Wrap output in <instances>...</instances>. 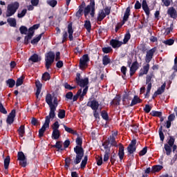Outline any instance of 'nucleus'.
<instances>
[{"mask_svg":"<svg viewBox=\"0 0 177 177\" xmlns=\"http://www.w3.org/2000/svg\"><path fill=\"white\" fill-rule=\"evenodd\" d=\"M74 151L76 154V156L73 158L72 162L70 158L65 159L66 168H68L70 165H72L73 167H74V165H78V164L82 161V158L84 157V149H82V147L76 146L74 148Z\"/></svg>","mask_w":177,"mask_h":177,"instance_id":"1","label":"nucleus"},{"mask_svg":"<svg viewBox=\"0 0 177 177\" xmlns=\"http://www.w3.org/2000/svg\"><path fill=\"white\" fill-rule=\"evenodd\" d=\"M83 13H84V16L86 17L88 15H91V17L95 16V0H91L90 4L88 5L84 10V7L79 6V10L76 12L77 17H81Z\"/></svg>","mask_w":177,"mask_h":177,"instance_id":"2","label":"nucleus"},{"mask_svg":"<svg viewBox=\"0 0 177 177\" xmlns=\"http://www.w3.org/2000/svg\"><path fill=\"white\" fill-rule=\"evenodd\" d=\"M19 8H20V3L17 1L8 4L7 6L6 17H10V16H13L17 12Z\"/></svg>","mask_w":177,"mask_h":177,"instance_id":"3","label":"nucleus"},{"mask_svg":"<svg viewBox=\"0 0 177 177\" xmlns=\"http://www.w3.org/2000/svg\"><path fill=\"white\" fill-rule=\"evenodd\" d=\"M46 102L47 104H48L50 107V113H49V116L51 117L52 119L55 118V111H56V106L53 104V100H52V95L50 94H47L46 97Z\"/></svg>","mask_w":177,"mask_h":177,"instance_id":"4","label":"nucleus"},{"mask_svg":"<svg viewBox=\"0 0 177 177\" xmlns=\"http://www.w3.org/2000/svg\"><path fill=\"white\" fill-rule=\"evenodd\" d=\"M75 82L79 85V86H81L82 88H85V86H88V84H89V79L88 77H86L84 79H81V74L77 73Z\"/></svg>","mask_w":177,"mask_h":177,"instance_id":"5","label":"nucleus"},{"mask_svg":"<svg viewBox=\"0 0 177 177\" xmlns=\"http://www.w3.org/2000/svg\"><path fill=\"white\" fill-rule=\"evenodd\" d=\"M45 60L46 68L47 70H49L50 66H52V64L55 62V53L52 51H50L48 53H47Z\"/></svg>","mask_w":177,"mask_h":177,"instance_id":"6","label":"nucleus"},{"mask_svg":"<svg viewBox=\"0 0 177 177\" xmlns=\"http://www.w3.org/2000/svg\"><path fill=\"white\" fill-rule=\"evenodd\" d=\"M50 118H52V117H50L49 115H47L46 117V120H45V122H44V125L39 130V138H42V136H44V133H45V131H46V128H48L49 127V124L50 122Z\"/></svg>","mask_w":177,"mask_h":177,"instance_id":"7","label":"nucleus"},{"mask_svg":"<svg viewBox=\"0 0 177 177\" xmlns=\"http://www.w3.org/2000/svg\"><path fill=\"white\" fill-rule=\"evenodd\" d=\"M88 62H89V57L88 55H84L80 59V68L81 70L88 67Z\"/></svg>","mask_w":177,"mask_h":177,"instance_id":"8","label":"nucleus"},{"mask_svg":"<svg viewBox=\"0 0 177 177\" xmlns=\"http://www.w3.org/2000/svg\"><path fill=\"white\" fill-rule=\"evenodd\" d=\"M156 50H157V48H153L147 51V54L145 55V61L147 63H150V62H151V59H153V56H154V53H156Z\"/></svg>","mask_w":177,"mask_h":177,"instance_id":"9","label":"nucleus"},{"mask_svg":"<svg viewBox=\"0 0 177 177\" xmlns=\"http://www.w3.org/2000/svg\"><path fill=\"white\" fill-rule=\"evenodd\" d=\"M86 106L88 107H91V109H92L93 111H96L98 110L99 109V102H97L95 100H90L87 102Z\"/></svg>","mask_w":177,"mask_h":177,"instance_id":"10","label":"nucleus"},{"mask_svg":"<svg viewBox=\"0 0 177 177\" xmlns=\"http://www.w3.org/2000/svg\"><path fill=\"white\" fill-rule=\"evenodd\" d=\"M129 154H133L136 151V140H133L127 147Z\"/></svg>","mask_w":177,"mask_h":177,"instance_id":"11","label":"nucleus"},{"mask_svg":"<svg viewBox=\"0 0 177 177\" xmlns=\"http://www.w3.org/2000/svg\"><path fill=\"white\" fill-rule=\"evenodd\" d=\"M38 28H39V24H35L33 25L32 27H30L29 28L28 34L26 38H27V39H31L34 35V30H38Z\"/></svg>","mask_w":177,"mask_h":177,"instance_id":"12","label":"nucleus"},{"mask_svg":"<svg viewBox=\"0 0 177 177\" xmlns=\"http://www.w3.org/2000/svg\"><path fill=\"white\" fill-rule=\"evenodd\" d=\"M149 70H150V64L147 63L145 65L142 66V68L140 69L139 77H142V75H146L147 73H149Z\"/></svg>","mask_w":177,"mask_h":177,"instance_id":"13","label":"nucleus"},{"mask_svg":"<svg viewBox=\"0 0 177 177\" xmlns=\"http://www.w3.org/2000/svg\"><path fill=\"white\" fill-rule=\"evenodd\" d=\"M139 68V63L138 61L134 62L132 64L131 66L130 67V75L132 77L135 73H136V71Z\"/></svg>","mask_w":177,"mask_h":177,"instance_id":"14","label":"nucleus"},{"mask_svg":"<svg viewBox=\"0 0 177 177\" xmlns=\"http://www.w3.org/2000/svg\"><path fill=\"white\" fill-rule=\"evenodd\" d=\"M15 117H16V111L12 110L8 116L6 120L8 124H13L15 120Z\"/></svg>","mask_w":177,"mask_h":177,"instance_id":"15","label":"nucleus"},{"mask_svg":"<svg viewBox=\"0 0 177 177\" xmlns=\"http://www.w3.org/2000/svg\"><path fill=\"white\" fill-rule=\"evenodd\" d=\"M142 7L144 12H145L147 16H148L149 17V16H150V8H149V6L147 5V1L146 0L142 1Z\"/></svg>","mask_w":177,"mask_h":177,"instance_id":"16","label":"nucleus"},{"mask_svg":"<svg viewBox=\"0 0 177 177\" xmlns=\"http://www.w3.org/2000/svg\"><path fill=\"white\" fill-rule=\"evenodd\" d=\"M167 14L171 17V19H176L177 12L174 7L169 8L167 10Z\"/></svg>","mask_w":177,"mask_h":177,"instance_id":"17","label":"nucleus"},{"mask_svg":"<svg viewBox=\"0 0 177 177\" xmlns=\"http://www.w3.org/2000/svg\"><path fill=\"white\" fill-rule=\"evenodd\" d=\"M68 34L70 41H73L74 37H73V34H74V30H73V24L68 25Z\"/></svg>","mask_w":177,"mask_h":177,"instance_id":"18","label":"nucleus"},{"mask_svg":"<svg viewBox=\"0 0 177 177\" xmlns=\"http://www.w3.org/2000/svg\"><path fill=\"white\" fill-rule=\"evenodd\" d=\"M129 16H131V7H128L124 12L123 17V24H125L126 21H128V19H129Z\"/></svg>","mask_w":177,"mask_h":177,"instance_id":"19","label":"nucleus"},{"mask_svg":"<svg viewBox=\"0 0 177 177\" xmlns=\"http://www.w3.org/2000/svg\"><path fill=\"white\" fill-rule=\"evenodd\" d=\"M110 45L112 46V48L115 49V48H120V46L122 45V42L118 40L111 39L110 41Z\"/></svg>","mask_w":177,"mask_h":177,"instance_id":"20","label":"nucleus"},{"mask_svg":"<svg viewBox=\"0 0 177 177\" xmlns=\"http://www.w3.org/2000/svg\"><path fill=\"white\" fill-rule=\"evenodd\" d=\"M53 147L57 149V151H63L64 150V147H63V142L57 141L56 144L53 145Z\"/></svg>","mask_w":177,"mask_h":177,"instance_id":"21","label":"nucleus"},{"mask_svg":"<svg viewBox=\"0 0 177 177\" xmlns=\"http://www.w3.org/2000/svg\"><path fill=\"white\" fill-rule=\"evenodd\" d=\"M118 156L120 161H122V160H124V157L125 156V153L124 152V146L121 144L119 147Z\"/></svg>","mask_w":177,"mask_h":177,"instance_id":"22","label":"nucleus"},{"mask_svg":"<svg viewBox=\"0 0 177 177\" xmlns=\"http://www.w3.org/2000/svg\"><path fill=\"white\" fill-rule=\"evenodd\" d=\"M35 85L37 87V91H36V97L38 99L39 94L41 93V91L42 89V84L39 82V81H36Z\"/></svg>","mask_w":177,"mask_h":177,"instance_id":"23","label":"nucleus"},{"mask_svg":"<svg viewBox=\"0 0 177 177\" xmlns=\"http://www.w3.org/2000/svg\"><path fill=\"white\" fill-rule=\"evenodd\" d=\"M104 17H106L104 10H100L97 17V21H102L104 19Z\"/></svg>","mask_w":177,"mask_h":177,"instance_id":"24","label":"nucleus"},{"mask_svg":"<svg viewBox=\"0 0 177 177\" xmlns=\"http://www.w3.org/2000/svg\"><path fill=\"white\" fill-rule=\"evenodd\" d=\"M141 102H142V100H140V98H139L138 95H135L133 97V99L131 101L130 106L132 107V106H135V104H138V103H141Z\"/></svg>","mask_w":177,"mask_h":177,"instance_id":"25","label":"nucleus"},{"mask_svg":"<svg viewBox=\"0 0 177 177\" xmlns=\"http://www.w3.org/2000/svg\"><path fill=\"white\" fill-rule=\"evenodd\" d=\"M60 138V131L59 130H53L52 139L57 140Z\"/></svg>","mask_w":177,"mask_h":177,"instance_id":"26","label":"nucleus"},{"mask_svg":"<svg viewBox=\"0 0 177 177\" xmlns=\"http://www.w3.org/2000/svg\"><path fill=\"white\" fill-rule=\"evenodd\" d=\"M165 86H166V84L165 83L161 86V87L158 88V90L155 92V95H162V93H164V92L165 91Z\"/></svg>","mask_w":177,"mask_h":177,"instance_id":"27","label":"nucleus"},{"mask_svg":"<svg viewBox=\"0 0 177 177\" xmlns=\"http://www.w3.org/2000/svg\"><path fill=\"white\" fill-rule=\"evenodd\" d=\"M162 168L163 167L162 165H154L152 167L151 174H156V172H160V171H161Z\"/></svg>","mask_w":177,"mask_h":177,"instance_id":"28","label":"nucleus"},{"mask_svg":"<svg viewBox=\"0 0 177 177\" xmlns=\"http://www.w3.org/2000/svg\"><path fill=\"white\" fill-rule=\"evenodd\" d=\"M84 28L88 31V32H91V30H92V25L91 24V21L86 20L84 21Z\"/></svg>","mask_w":177,"mask_h":177,"instance_id":"29","label":"nucleus"},{"mask_svg":"<svg viewBox=\"0 0 177 177\" xmlns=\"http://www.w3.org/2000/svg\"><path fill=\"white\" fill-rule=\"evenodd\" d=\"M120 102H121V97L117 95L111 102V106H113V104H115V106H119Z\"/></svg>","mask_w":177,"mask_h":177,"instance_id":"30","label":"nucleus"},{"mask_svg":"<svg viewBox=\"0 0 177 177\" xmlns=\"http://www.w3.org/2000/svg\"><path fill=\"white\" fill-rule=\"evenodd\" d=\"M111 62V59H110V57H109V55H105L102 57V64L104 66H107V64H110Z\"/></svg>","mask_w":177,"mask_h":177,"instance_id":"31","label":"nucleus"},{"mask_svg":"<svg viewBox=\"0 0 177 177\" xmlns=\"http://www.w3.org/2000/svg\"><path fill=\"white\" fill-rule=\"evenodd\" d=\"M64 128L66 132H68V133H71L72 135H77V131H74V129H73L72 128H70L64 124Z\"/></svg>","mask_w":177,"mask_h":177,"instance_id":"32","label":"nucleus"},{"mask_svg":"<svg viewBox=\"0 0 177 177\" xmlns=\"http://www.w3.org/2000/svg\"><path fill=\"white\" fill-rule=\"evenodd\" d=\"M108 140L109 145H111V146H115V147H117V146H118L114 136H111L109 138H108Z\"/></svg>","mask_w":177,"mask_h":177,"instance_id":"33","label":"nucleus"},{"mask_svg":"<svg viewBox=\"0 0 177 177\" xmlns=\"http://www.w3.org/2000/svg\"><path fill=\"white\" fill-rule=\"evenodd\" d=\"M29 60H30L33 63H38V62H39L40 59H39V57L38 56V55L34 54L29 58Z\"/></svg>","mask_w":177,"mask_h":177,"instance_id":"34","label":"nucleus"},{"mask_svg":"<svg viewBox=\"0 0 177 177\" xmlns=\"http://www.w3.org/2000/svg\"><path fill=\"white\" fill-rule=\"evenodd\" d=\"M18 133L21 138H23L24 136V134L26 133L25 127L24 125H21L19 129H18Z\"/></svg>","mask_w":177,"mask_h":177,"instance_id":"35","label":"nucleus"},{"mask_svg":"<svg viewBox=\"0 0 177 177\" xmlns=\"http://www.w3.org/2000/svg\"><path fill=\"white\" fill-rule=\"evenodd\" d=\"M7 21L11 27H16V26H17L16 19H15V18H8L7 19Z\"/></svg>","mask_w":177,"mask_h":177,"instance_id":"36","label":"nucleus"},{"mask_svg":"<svg viewBox=\"0 0 177 177\" xmlns=\"http://www.w3.org/2000/svg\"><path fill=\"white\" fill-rule=\"evenodd\" d=\"M87 163H88V156H85L80 164V168H82V169H84V168L86 167Z\"/></svg>","mask_w":177,"mask_h":177,"instance_id":"37","label":"nucleus"},{"mask_svg":"<svg viewBox=\"0 0 177 177\" xmlns=\"http://www.w3.org/2000/svg\"><path fill=\"white\" fill-rule=\"evenodd\" d=\"M42 35H44V33H41V34L39 35L38 37L34 38L31 41V44H32V45H35V44H38V42H39V41H41V38H42Z\"/></svg>","mask_w":177,"mask_h":177,"instance_id":"38","label":"nucleus"},{"mask_svg":"<svg viewBox=\"0 0 177 177\" xmlns=\"http://www.w3.org/2000/svg\"><path fill=\"white\" fill-rule=\"evenodd\" d=\"M81 93H82V89L80 88L77 91L76 95L73 96V102H77V100H78V97H80V96L81 97Z\"/></svg>","mask_w":177,"mask_h":177,"instance_id":"39","label":"nucleus"},{"mask_svg":"<svg viewBox=\"0 0 177 177\" xmlns=\"http://www.w3.org/2000/svg\"><path fill=\"white\" fill-rule=\"evenodd\" d=\"M165 150L166 151L167 156H170L171 153H172V150L171 149V146H169L168 144L165 145Z\"/></svg>","mask_w":177,"mask_h":177,"instance_id":"40","label":"nucleus"},{"mask_svg":"<svg viewBox=\"0 0 177 177\" xmlns=\"http://www.w3.org/2000/svg\"><path fill=\"white\" fill-rule=\"evenodd\" d=\"M9 164H10V157L7 156L6 158L4 160L5 169H8V168H9Z\"/></svg>","mask_w":177,"mask_h":177,"instance_id":"41","label":"nucleus"},{"mask_svg":"<svg viewBox=\"0 0 177 177\" xmlns=\"http://www.w3.org/2000/svg\"><path fill=\"white\" fill-rule=\"evenodd\" d=\"M6 83L8 84L9 88H13L15 85L16 84V82L13 79H9L6 81Z\"/></svg>","mask_w":177,"mask_h":177,"instance_id":"42","label":"nucleus"},{"mask_svg":"<svg viewBox=\"0 0 177 177\" xmlns=\"http://www.w3.org/2000/svg\"><path fill=\"white\" fill-rule=\"evenodd\" d=\"M41 78L43 81H49V80H50V75L49 74V73L46 72L43 74Z\"/></svg>","mask_w":177,"mask_h":177,"instance_id":"43","label":"nucleus"},{"mask_svg":"<svg viewBox=\"0 0 177 177\" xmlns=\"http://www.w3.org/2000/svg\"><path fill=\"white\" fill-rule=\"evenodd\" d=\"M84 87L85 88H84L82 93L80 94V100H84V96H85V95H86L88 92V86H86Z\"/></svg>","mask_w":177,"mask_h":177,"instance_id":"44","label":"nucleus"},{"mask_svg":"<svg viewBox=\"0 0 177 177\" xmlns=\"http://www.w3.org/2000/svg\"><path fill=\"white\" fill-rule=\"evenodd\" d=\"M47 3H48V5L51 6V8H55V6H56V5H57V1H56V0H48Z\"/></svg>","mask_w":177,"mask_h":177,"instance_id":"45","label":"nucleus"},{"mask_svg":"<svg viewBox=\"0 0 177 177\" xmlns=\"http://www.w3.org/2000/svg\"><path fill=\"white\" fill-rule=\"evenodd\" d=\"M58 117L62 120L66 117V111L64 109H59Z\"/></svg>","mask_w":177,"mask_h":177,"instance_id":"46","label":"nucleus"},{"mask_svg":"<svg viewBox=\"0 0 177 177\" xmlns=\"http://www.w3.org/2000/svg\"><path fill=\"white\" fill-rule=\"evenodd\" d=\"M17 159H18V161H19L21 160H26V159H27V158L24 155V153H23V152H18Z\"/></svg>","mask_w":177,"mask_h":177,"instance_id":"47","label":"nucleus"},{"mask_svg":"<svg viewBox=\"0 0 177 177\" xmlns=\"http://www.w3.org/2000/svg\"><path fill=\"white\" fill-rule=\"evenodd\" d=\"M174 42L175 40H174L173 39H169L167 40L163 41V44H165V45H168L169 46H171V45H174Z\"/></svg>","mask_w":177,"mask_h":177,"instance_id":"48","label":"nucleus"},{"mask_svg":"<svg viewBox=\"0 0 177 177\" xmlns=\"http://www.w3.org/2000/svg\"><path fill=\"white\" fill-rule=\"evenodd\" d=\"M109 158H110V150H106L104 156V162L109 161Z\"/></svg>","mask_w":177,"mask_h":177,"instance_id":"49","label":"nucleus"},{"mask_svg":"<svg viewBox=\"0 0 177 177\" xmlns=\"http://www.w3.org/2000/svg\"><path fill=\"white\" fill-rule=\"evenodd\" d=\"M129 39H131V33H129V32H128L125 35H124V38L123 39V44H127L128 41H129Z\"/></svg>","mask_w":177,"mask_h":177,"instance_id":"50","label":"nucleus"},{"mask_svg":"<svg viewBox=\"0 0 177 177\" xmlns=\"http://www.w3.org/2000/svg\"><path fill=\"white\" fill-rule=\"evenodd\" d=\"M147 85V93L145 95V97H149V95L150 94V91H151V83H146Z\"/></svg>","mask_w":177,"mask_h":177,"instance_id":"51","label":"nucleus"},{"mask_svg":"<svg viewBox=\"0 0 177 177\" xmlns=\"http://www.w3.org/2000/svg\"><path fill=\"white\" fill-rule=\"evenodd\" d=\"M101 115L103 118V120H105V121L109 120V114L106 111H102Z\"/></svg>","mask_w":177,"mask_h":177,"instance_id":"52","label":"nucleus"},{"mask_svg":"<svg viewBox=\"0 0 177 177\" xmlns=\"http://www.w3.org/2000/svg\"><path fill=\"white\" fill-rule=\"evenodd\" d=\"M27 13V9H24L21 12L18 13L17 16L19 19L24 17Z\"/></svg>","mask_w":177,"mask_h":177,"instance_id":"53","label":"nucleus"},{"mask_svg":"<svg viewBox=\"0 0 177 177\" xmlns=\"http://www.w3.org/2000/svg\"><path fill=\"white\" fill-rule=\"evenodd\" d=\"M68 38V34L67 33V31H64L62 33V44H64V42H66Z\"/></svg>","mask_w":177,"mask_h":177,"instance_id":"54","label":"nucleus"},{"mask_svg":"<svg viewBox=\"0 0 177 177\" xmlns=\"http://www.w3.org/2000/svg\"><path fill=\"white\" fill-rule=\"evenodd\" d=\"M19 165L24 168H26V167H27V159H22L19 160Z\"/></svg>","mask_w":177,"mask_h":177,"instance_id":"55","label":"nucleus"},{"mask_svg":"<svg viewBox=\"0 0 177 177\" xmlns=\"http://www.w3.org/2000/svg\"><path fill=\"white\" fill-rule=\"evenodd\" d=\"M24 78L23 77H19L17 80L16 86H20V85H23V80Z\"/></svg>","mask_w":177,"mask_h":177,"instance_id":"56","label":"nucleus"},{"mask_svg":"<svg viewBox=\"0 0 177 177\" xmlns=\"http://www.w3.org/2000/svg\"><path fill=\"white\" fill-rule=\"evenodd\" d=\"M113 51V48L111 47H104L102 48V52L104 53H110V52Z\"/></svg>","mask_w":177,"mask_h":177,"instance_id":"57","label":"nucleus"},{"mask_svg":"<svg viewBox=\"0 0 177 177\" xmlns=\"http://www.w3.org/2000/svg\"><path fill=\"white\" fill-rule=\"evenodd\" d=\"M172 30H174V24H171L170 27L166 28L165 30L166 35H168L172 31Z\"/></svg>","mask_w":177,"mask_h":177,"instance_id":"58","label":"nucleus"},{"mask_svg":"<svg viewBox=\"0 0 177 177\" xmlns=\"http://www.w3.org/2000/svg\"><path fill=\"white\" fill-rule=\"evenodd\" d=\"M162 2L163 3V6L168 7L171 5V2H172V0H162Z\"/></svg>","mask_w":177,"mask_h":177,"instance_id":"59","label":"nucleus"},{"mask_svg":"<svg viewBox=\"0 0 177 177\" xmlns=\"http://www.w3.org/2000/svg\"><path fill=\"white\" fill-rule=\"evenodd\" d=\"M59 127H60V124H59V122H55L53 124V131H59Z\"/></svg>","mask_w":177,"mask_h":177,"instance_id":"60","label":"nucleus"},{"mask_svg":"<svg viewBox=\"0 0 177 177\" xmlns=\"http://www.w3.org/2000/svg\"><path fill=\"white\" fill-rule=\"evenodd\" d=\"M175 143V138L174 137H170L169 141H168V145L172 147L174 146V144Z\"/></svg>","mask_w":177,"mask_h":177,"instance_id":"61","label":"nucleus"},{"mask_svg":"<svg viewBox=\"0 0 177 177\" xmlns=\"http://www.w3.org/2000/svg\"><path fill=\"white\" fill-rule=\"evenodd\" d=\"M21 34H27V28L26 26H21L19 28Z\"/></svg>","mask_w":177,"mask_h":177,"instance_id":"62","label":"nucleus"},{"mask_svg":"<svg viewBox=\"0 0 177 177\" xmlns=\"http://www.w3.org/2000/svg\"><path fill=\"white\" fill-rule=\"evenodd\" d=\"M76 143H77L78 147H81V146H82V138L78 137L76 139Z\"/></svg>","mask_w":177,"mask_h":177,"instance_id":"63","label":"nucleus"},{"mask_svg":"<svg viewBox=\"0 0 177 177\" xmlns=\"http://www.w3.org/2000/svg\"><path fill=\"white\" fill-rule=\"evenodd\" d=\"M146 153H147V147H144L139 153V156H145V154H146Z\"/></svg>","mask_w":177,"mask_h":177,"instance_id":"64","label":"nucleus"}]
</instances>
